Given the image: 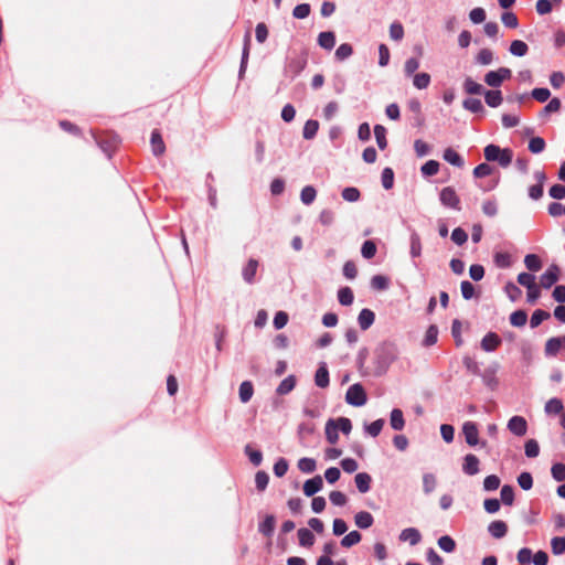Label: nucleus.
Instances as JSON below:
<instances>
[{
  "instance_id": "57",
  "label": "nucleus",
  "mask_w": 565,
  "mask_h": 565,
  "mask_svg": "<svg viewBox=\"0 0 565 565\" xmlns=\"http://www.w3.org/2000/svg\"><path fill=\"white\" fill-rule=\"evenodd\" d=\"M493 62V53L490 49H481L476 56V63L479 65H490Z\"/></svg>"
},
{
  "instance_id": "12",
  "label": "nucleus",
  "mask_w": 565,
  "mask_h": 565,
  "mask_svg": "<svg viewBox=\"0 0 565 565\" xmlns=\"http://www.w3.org/2000/svg\"><path fill=\"white\" fill-rule=\"evenodd\" d=\"M479 465L478 457L473 454H468L463 457L462 471L468 476H475L480 471Z\"/></svg>"
},
{
  "instance_id": "38",
  "label": "nucleus",
  "mask_w": 565,
  "mask_h": 565,
  "mask_svg": "<svg viewBox=\"0 0 565 565\" xmlns=\"http://www.w3.org/2000/svg\"><path fill=\"white\" fill-rule=\"evenodd\" d=\"M463 89L469 95H480L484 92L483 86L475 82L471 77L465 79Z\"/></svg>"
},
{
  "instance_id": "7",
  "label": "nucleus",
  "mask_w": 565,
  "mask_h": 565,
  "mask_svg": "<svg viewBox=\"0 0 565 565\" xmlns=\"http://www.w3.org/2000/svg\"><path fill=\"white\" fill-rule=\"evenodd\" d=\"M559 279V267L552 264L540 277V284L543 288L550 289Z\"/></svg>"
},
{
  "instance_id": "10",
  "label": "nucleus",
  "mask_w": 565,
  "mask_h": 565,
  "mask_svg": "<svg viewBox=\"0 0 565 565\" xmlns=\"http://www.w3.org/2000/svg\"><path fill=\"white\" fill-rule=\"evenodd\" d=\"M502 343L501 338L495 332H488L481 340L480 347L486 352L495 351Z\"/></svg>"
},
{
  "instance_id": "3",
  "label": "nucleus",
  "mask_w": 565,
  "mask_h": 565,
  "mask_svg": "<svg viewBox=\"0 0 565 565\" xmlns=\"http://www.w3.org/2000/svg\"><path fill=\"white\" fill-rule=\"evenodd\" d=\"M561 352H563L562 359L565 360V335L547 339L544 345V355L546 358H556Z\"/></svg>"
},
{
  "instance_id": "18",
  "label": "nucleus",
  "mask_w": 565,
  "mask_h": 565,
  "mask_svg": "<svg viewBox=\"0 0 565 565\" xmlns=\"http://www.w3.org/2000/svg\"><path fill=\"white\" fill-rule=\"evenodd\" d=\"M488 532L494 539H502L508 533V525L504 521L495 520L488 525Z\"/></svg>"
},
{
  "instance_id": "20",
  "label": "nucleus",
  "mask_w": 565,
  "mask_h": 565,
  "mask_svg": "<svg viewBox=\"0 0 565 565\" xmlns=\"http://www.w3.org/2000/svg\"><path fill=\"white\" fill-rule=\"evenodd\" d=\"M399 540L403 542H408L411 545H417L420 540L422 535L420 532L415 527H407L404 529L399 534Z\"/></svg>"
},
{
  "instance_id": "6",
  "label": "nucleus",
  "mask_w": 565,
  "mask_h": 565,
  "mask_svg": "<svg viewBox=\"0 0 565 565\" xmlns=\"http://www.w3.org/2000/svg\"><path fill=\"white\" fill-rule=\"evenodd\" d=\"M439 200L443 205L460 211V199L452 186H446L440 191Z\"/></svg>"
},
{
  "instance_id": "58",
  "label": "nucleus",
  "mask_w": 565,
  "mask_h": 565,
  "mask_svg": "<svg viewBox=\"0 0 565 565\" xmlns=\"http://www.w3.org/2000/svg\"><path fill=\"white\" fill-rule=\"evenodd\" d=\"M524 452L527 458H536L540 455V446L535 439H529L524 445Z\"/></svg>"
},
{
  "instance_id": "62",
  "label": "nucleus",
  "mask_w": 565,
  "mask_h": 565,
  "mask_svg": "<svg viewBox=\"0 0 565 565\" xmlns=\"http://www.w3.org/2000/svg\"><path fill=\"white\" fill-rule=\"evenodd\" d=\"M545 140L541 137H533L529 141V150L532 153H541L545 149Z\"/></svg>"
},
{
  "instance_id": "31",
  "label": "nucleus",
  "mask_w": 565,
  "mask_h": 565,
  "mask_svg": "<svg viewBox=\"0 0 565 565\" xmlns=\"http://www.w3.org/2000/svg\"><path fill=\"white\" fill-rule=\"evenodd\" d=\"M254 394V387L252 382L244 381L241 383L238 388V395L242 403H247L250 401L252 396Z\"/></svg>"
},
{
  "instance_id": "43",
  "label": "nucleus",
  "mask_w": 565,
  "mask_h": 565,
  "mask_svg": "<svg viewBox=\"0 0 565 565\" xmlns=\"http://www.w3.org/2000/svg\"><path fill=\"white\" fill-rule=\"evenodd\" d=\"M317 196V191L312 185H306L300 192V200L305 205L313 203Z\"/></svg>"
},
{
  "instance_id": "49",
  "label": "nucleus",
  "mask_w": 565,
  "mask_h": 565,
  "mask_svg": "<svg viewBox=\"0 0 565 565\" xmlns=\"http://www.w3.org/2000/svg\"><path fill=\"white\" fill-rule=\"evenodd\" d=\"M438 339V328L435 324H431L427 328L425 338L423 340L424 347H431L437 342Z\"/></svg>"
},
{
  "instance_id": "64",
  "label": "nucleus",
  "mask_w": 565,
  "mask_h": 565,
  "mask_svg": "<svg viewBox=\"0 0 565 565\" xmlns=\"http://www.w3.org/2000/svg\"><path fill=\"white\" fill-rule=\"evenodd\" d=\"M551 545H552V552L555 555L563 554L565 552V536L564 537H561V536L553 537L551 541Z\"/></svg>"
},
{
  "instance_id": "40",
  "label": "nucleus",
  "mask_w": 565,
  "mask_h": 565,
  "mask_svg": "<svg viewBox=\"0 0 565 565\" xmlns=\"http://www.w3.org/2000/svg\"><path fill=\"white\" fill-rule=\"evenodd\" d=\"M527 321V313L525 310L519 309L511 313L510 323L513 327H524Z\"/></svg>"
},
{
  "instance_id": "52",
  "label": "nucleus",
  "mask_w": 565,
  "mask_h": 565,
  "mask_svg": "<svg viewBox=\"0 0 565 565\" xmlns=\"http://www.w3.org/2000/svg\"><path fill=\"white\" fill-rule=\"evenodd\" d=\"M245 455L248 457L249 461L255 466H260L263 461V454L260 450L253 449L249 445L245 446Z\"/></svg>"
},
{
  "instance_id": "54",
  "label": "nucleus",
  "mask_w": 565,
  "mask_h": 565,
  "mask_svg": "<svg viewBox=\"0 0 565 565\" xmlns=\"http://www.w3.org/2000/svg\"><path fill=\"white\" fill-rule=\"evenodd\" d=\"M341 195L344 201L353 203L360 200L361 193L358 188L348 186L342 190Z\"/></svg>"
},
{
  "instance_id": "42",
  "label": "nucleus",
  "mask_w": 565,
  "mask_h": 565,
  "mask_svg": "<svg viewBox=\"0 0 565 565\" xmlns=\"http://www.w3.org/2000/svg\"><path fill=\"white\" fill-rule=\"evenodd\" d=\"M524 265L530 271H539L542 268V260L535 254H527L524 257Z\"/></svg>"
},
{
  "instance_id": "36",
  "label": "nucleus",
  "mask_w": 565,
  "mask_h": 565,
  "mask_svg": "<svg viewBox=\"0 0 565 565\" xmlns=\"http://www.w3.org/2000/svg\"><path fill=\"white\" fill-rule=\"evenodd\" d=\"M462 107L473 114L484 111L482 102L479 98H467L462 103Z\"/></svg>"
},
{
  "instance_id": "39",
  "label": "nucleus",
  "mask_w": 565,
  "mask_h": 565,
  "mask_svg": "<svg viewBox=\"0 0 565 565\" xmlns=\"http://www.w3.org/2000/svg\"><path fill=\"white\" fill-rule=\"evenodd\" d=\"M362 540V535L359 531H351L347 535H344L341 540V546L349 548L353 545H356Z\"/></svg>"
},
{
  "instance_id": "35",
  "label": "nucleus",
  "mask_w": 565,
  "mask_h": 565,
  "mask_svg": "<svg viewBox=\"0 0 565 565\" xmlns=\"http://www.w3.org/2000/svg\"><path fill=\"white\" fill-rule=\"evenodd\" d=\"M354 300L353 291L350 287H342L338 290V301L342 306H351Z\"/></svg>"
},
{
  "instance_id": "59",
  "label": "nucleus",
  "mask_w": 565,
  "mask_h": 565,
  "mask_svg": "<svg viewBox=\"0 0 565 565\" xmlns=\"http://www.w3.org/2000/svg\"><path fill=\"white\" fill-rule=\"evenodd\" d=\"M352 53H353L352 45L349 44V43H342L335 50V54L334 55H335V58L338 61H344L348 57H350L352 55Z\"/></svg>"
},
{
  "instance_id": "32",
  "label": "nucleus",
  "mask_w": 565,
  "mask_h": 565,
  "mask_svg": "<svg viewBox=\"0 0 565 565\" xmlns=\"http://www.w3.org/2000/svg\"><path fill=\"white\" fill-rule=\"evenodd\" d=\"M409 243V254L412 258L419 257L422 255V241L420 236L416 232L411 234Z\"/></svg>"
},
{
  "instance_id": "4",
  "label": "nucleus",
  "mask_w": 565,
  "mask_h": 565,
  "mask_svg": "<svg viewBox=\"0 0 565 565\" xmlns=\"http://www.w3.org/2000/svg\"><path fill=\"white\" fill-rule=\"evenodd\" d=\"M512 76V72L508 67H500L497 71H490L484 75V82L490 87H500L505 79Z\"/></svg>"
},
{
  "instance_id": "46",
  "label": "nucleus",
  "mask_w": 565,
  "mask_h": 565,
  "mask_svg": "<svg viewBox=\"0 0 565 565\" xmlns=\"http://www.w3.org/2000/svg\"><path fill=\"white\" fill-rule=\"evenodd\" d=\"M377 252L376 244L372 239L365 241L361 246V255L365 259H371Z\"/></svg>"
},
{
  "instance_id": "60",
  "label": "nucleus",
  "mask_w": 565,
  "mask_h": 565,
  "mask_svg": "<svg viewBox=\"0 0 565 565\" xmlns=\"http://www.w3.org/2000/svg\"><path fill=\"white\" fill-rule=\"evenodd\" d=\"M414 150H415L417 157L423 158L430 153L431 147L424 140L416 139L414 141Z\"/></svg>"
},
{
  "instance_id": "37",
  "label": "nucleus",
  "mask_w": 565,
  "mask_h": 565,
  "mask_svg": "<svg viewBox=\"0 0 565 565\" xmlns=\"http://www.w3.org/2000/svg\"><path fill=\"white\" fill-rule=\"evenodd\" d=\"M551 313L548 311H545L543 309H536L530 319V327L532 329L537 328L544 320L550 319Z\"/></svg>"
},
{
  "instance_id": "33",
  "label": "nucleus",
  "mask_w": 565,
  "mask_h": 565,
  "mask_svg": "<svg viewBox=\"0 0 565 565\" xmlns=\"http://www.w3.org/2000/svg\"><path fill=\"white\" fill-rule=\"evenodd\" d=\"M319 129V122L315 119H309L306 121L302 129V137L306 140H311L316 137Z\"/></svg>"
},
{
  "instance_id": "50",
  "label": "nucleus",
  "mask_w": 565,
  "mask_h": 565,
  "mask_svg": "<svg viewBox=\"0 0 565 565\" xmlns=\"http://www.w3.org/2000/svg\"><path fill=\"white\" fill-rule=\"evenodd\" d=\"M430 84V75L428 73H417L413 77V85L417 89H425Z\"/></svg>"
},
{
  "instance_id": "47",
  "label": "nucleus",
  "mask_w": 565,
  "mask_h": 565,
  "mask_svg": "<svg viewBox=\"0 0 565 565\" xmlns=\"http://www.w3.org/2000/svg\"><path fill=\"white\" fill-rule=\"evenodd\" d=\"M317 468V462L313 458L303 457L298 460V469L303 473H312Z\"/></svg>"
},
{
  "instance_id": "23",
  "label": "nucleus",
  "mask_w": 565,
  "mask_h": 565,
  "mask_svg": "<svg viewBox=\"0 0 565 565\" xmlns=\"http://www.w3.org/2000/svg\"><path fill=\"white\" fill-rule=\"evenodd\" d=\"M276 519L273 514L266 515L258 525V531L266 537H271L275 531Z\"/></svg>"
},
{
  "instance_id": "17",
  "label": "nucleus",
  "mask_w": 565,
  "mask_h": 565,
  "mask_svg": "<svg viewBox=\"0 0 565 565\" xmlns=\"http://www.w3.org/2000/svg\"><path fill=\"white\" fill-rule=\"evenodd\" d=\"M544 412L547 416H552V415L562 416V413H565L564 404H563L562 399H559L557 397L550 398L544 405Z\"/></svg>"
},
{
  "instance_id": "26",
  "label": "nucleus",
  "mask_w": 565,
  "mask_h": 565,
  "mask_svg": "<svg viewBox=\"0 0 565 565\" xmlns=\"http://www.w3.org/2000/svg\"><path fill=\"white\" fill-rule=\"evenodd\" d=\"M318 44L328 51H331L335 45V34L332 31H323L318 35Z\"/></svg>"
},
{
  "instance_id": "45",
  "label": "nucleus",
  "mask_w": 565,
  "mask_h": 565,
  "mask_svg": "<svg viewBox=\"0 0 565 565\" xmlns=\"http://www.w3.org/2000/svg\"><path fill=\"white\" fill-rule=\"evenodd\" d=\"M370 285L374 290H386L390 286V279L383 275H375L371 278Z\"/></svg>"
},
{
  "instance_id": "22",
  "label": "nucleus",
  "mask_w": 565,
  "mask_h": 565,
  "mask_svg": "<svg viewBox=\"0 0 565 565\" xmlns=\"http://www.w3.org/2000/svg\"><path fill=\"white\" fill-rule=\"evenodd\" d=\"M355 486L361 493H366L371 489L372 478L367 472H359L354 477Z\"/></svg>"
},
{
  "instance_id": "30",
  "label": "nucleus",
  "mask_w": 565,
  "mask_h": 565,
  "mask_svg": "<svg viewBox=\"0 0 565 565\" xmlns=\"http://www.w3.org/2000/svg\"><path fill=\"white\" fill-rule=\"evenodd\" d=\"M297 535H298L299 544L302 547H310L313 545L315 535L309 529H307V527L299 529L297 532Z\"/></svg>"
},
{
  "instance_id": "15",
  "label": "nucleus",
  "mask_w": 565,
  "mask_h": 565,
  "mask_svg": "<svg viewBox=\"0 0 565 565\" xmlns=\"http://www.w3.org/2000/svg\"><path fill=\"white\" fill-rule=\"evenodd\" d=\"M150 145L152 153L156 157H159L164 153L166 146L162 139V136L158 129L152 130L151 138H150Z\"/></svg>"
},
{
  "instance_id": "55",
  "label": "nucleus",
  "mask_w": 565,
  "mask_h": 565,
  "mask_svg": "<svg viewBox=\"0 0 565 565\" xmlns=\"http://www.w3.org/2000/svg\"><path fill=\"white\" fill-rule=\"evenodd\" d=\"M501 502L504 505H511L514 501V489L510 484H504L500 492Z\"/></svg>"
},
{
  "instance_id": "29",
  "label": "nucleus",
  "mask_w": 565,
  "mask_h": 565,
  "mask_svg": "<svg viewBox=\"0 0 565 565\" xmlns=\"http://www.w3.org/2000/svg\"><path fill=\"white\" fill-rule=\"evenodd\" d=\"M249 47H250V35H249V33H246L244 36V45H243L242 58H241V65H239V72H238L239 77H242L246 71L248 56H249Z\"/></svg>"
},
{
  "instance_id": "63",
  "label": "nucleus",
  "mask_w": 565,
  "mask_h": 565,
  "mask_svg": "<svg viewBox=\"0 0 565 565\" xmlns=\"http://www.w3.org/2000/svg\"><path fill=\"white\" fill-rule=\"evenodd\" d=\"M436 477L433 473H424L423 490L426 494L431 493L436 488Z\"/></svg>"
},
{
  "instance_id": "14",
  "label": "nucleus",
  "mask_w": 565,
  "mask_h": 565,
  "mask_svg": "<svg viewBox=\"0 0 565 565\" xmlns=\"http://www.w3.org/2000/svg\"><path fill=\"white\" fill-rule=\"evenodd\" d=\"M329 383L330 377L328 366L324 362H321L315 374V384L320 388H326L329 386Z\"/></svg>"
},
{
  "instance_id": "24",
  "label": "nucleus",
  "mask_w": 565,
  "mask_h": 565,
  "mask_svg": "<svg viewBox=\"0 0 565 565\" xmlns=\"http://www.w3.org/2000/svg\"><path fill=\"white\" fill-rule=\"evenodd\" d=\"M390 425L392 429L401 431L405 427V419L402 409L393 408L390 414Z\"/></svg>"
},
{
  "instance_id": "19",
  "label": "nucleus",
  "mask_w": 565,
  "mask_h": 565,
  "mask_svg": "<svg viewBox=\"0 0 565 565\" xmlns=\"http://www.w3.org/2000/svg\"><path fill=\"white\" fill-rule=\"evenodd\" d=\"M443 158L446 162L457 168H462L465 164L463 158L451 147L444 150Z\"/></svg>"
},
{
  "instance_id": "21",
  "label": "nucleus",
  "mask_w": 565,
  "mask_h": 565,
  "mask_svg": "<svg viewBox=\"0 0 565 565\" xmlns=\"http://www.w3.org/2000/svg\"><path fill=\"white\" fill-rule=\"evenodd\" d=\"M354 523L359 529L366 530L373 525L374 518L367 511H360L354 515Z\"/></svg>"
},
{
  "instance_id": "56",
  "label": "nucleus",
  "mask_w": 565,
  "mask_h": 565,
  "mask_svg": "<svg viewBox=\"0 0 565 565\" xmlns=\"http://www.w3.org/2000/svg\"><path fill=\"white\" fill-rule=\"evenodd\" d=\"M382 185L385 190H390L394 185V171L392 168H384L381 174Z\"/></svg>"
},
{
  "instance_id": "27",
  "label": "nucleus",
  "mask_w": 565,
  "mask_h": 565,
  "mask_svg": "<svg viewBox=\"0 0 565 565\" xmlns=\"http://www.w3.org/2000/svg\"><path fill=\"white\" fill-rule=\"evenodd\" d=\"M483 93H484L486 104L489 107L495 108L502 104L503 97H502L501 90L490 89V90H484Z\"/></svg>"
},
{
  "instance_id": "51",
  "label": "nucleus",
  "mask_w": 565,
  "mask_h": 565,
  "mask_svg": "<svg viewBox=\"0 0 565 565\" xmlns=\"http://www.w3.org/2000/svg\"><path fill=\"white\" fill-rule=\"evenodd\" d=\"M374 135L376 139V143L381 150L385 149L387 147V140H386V129L382 125H375L374 126Z\"/></svg>"
},
{
  "instance_id": "5",
  "label": "nucleus",
  "mask_w": 565,
  "mask_h": 565,
  "mask_svg": "<svg viewBox=\"0 0 565 565\" xmlns=\"http://www.w3.org/2000/svg\"><path fill=\"white\" fill-rule=\"evenodd\" d=\"M462 434L465 436L466 443L469 446L476 447L480 445L481 448H484L487 446V441H479L478 426L475 422H466L462 425Z\"/></svg>"
},
{
  "instance_id": "48",
  "label": "nucleus",
  "mask_w": 565,
  "mask_h": 565,
  "mask_svg": "<svg viewBox=\"0 0 565 565\" xmlns=\"http://www.w3.org/2000/svg\"><path fill=\"white\" fill-rule=\"evenodd\" d=\"M384 424H385V420L383 418H380V419L372 422L369 425H365L364 430L371 437H377L381 434Z\"/></svg>"
},
{
  "instance_id": "2",
  "label": "nucleus",
  "mask_w": 565,
  "mask_h": 565,
  "mask_svg": "<svg viewBox=\"0 0 565 565\" xmlns=\"http://www.w3.org/2000/svg\"><path fill=\"white\" fill-rule=\"evenodd\" d=\"M345 402L355 407H361L366 404L367 396L362 384L355 383L348 388Z\"/></svg>"
},
{
  "instance_id": "34",
  "label": "nucleus",
  "mask_w": 565,
  "mask_h": 565,
  "mask_svg": "<svg viewBox=\"0 0 565 565\" xmlns=\"http://www.w3.org/2000/svg\"><path fill=\"white\" fill-rule=\"evenodd\" d=\"M509 51L512 55L522 57L527 54L529 46L521 40H514L511 42Z\"/></svg>"
},
{
  "instance_id": "13",
  "label": "nucleus",
  "mask_w": 565,
  "mask_h": 565,
  "mask_svg": "<svg viewBox=\"0 0 565 565\" xmlns=\"http://www.w3.org/2000/svg\"><path fill=\"white\" fill-rule=\"evenodd\" d=\"M258 260L250 258L242 269V277L245 282L252 285L255 282V276L258 268Z\"/></svg>"
},
{
  "instance_id": "61",
  "label": "nucleus",
  "mask_w": 565,
  "mask_h": 565,
  "mask_svg": "<svg viewBox=\"0 0 565 565\" xmlns=\"http://www.w3.org/2000/svg\"><path fill=\"white\" fill-rule=\"evenodd\" d=\"M551 475H552V478L557 482L565 481V463H562V462L553 463V466L551 468Z\"/></svg>"
},
{
  "instance_id": "53",
  "label": "nucleus",
  "mask_w": 565,
  "mask_h": 565,
  "mask_svg": "<svg viewBox=\"0 0 565 565\" xmlns=\"http://www.w3.org/2000/svg\"><path fill=\"white\" fill-rule=\"evenodd\" d=\"M438 546L446 553H452L456 550V542L449 535H443L438 539Z\"/></svg>"
},
{
  "instance_id": "11",
  "label": "nucleus",
  "mask_w": 565,
  "mask_h": 565,
  "mask_svg": "<svg viewBox=\"0 0 565 565\" xmlns=\"http://www.w3.org/2000/svg\"><path fill=\"white\" fill-rule=\"evenodd\" d=\"M323 487V480L322 477L317 475L311 479H308L305 481L302 490L305 495L307 497H313L316 493H318Z\"/></svg>"
},
{
  "instance_id": "28",
  "label": "nucleus",
  "mask_w": 565,
  "mask_h": 565,
  "mask_svg": "<svg viewBox=\"0 0 565 565\" xmlns=\"http://www.w3.org/2000/svg\"><path fill=\"white\" fill-rule=\"evenodd\" d=\"M297 379L295 375H288L284 379L276 388L277 395H287L289 394L296 386Z\"/></svg>"
},
{
  "instance_id": "8",
  "label": "nucleus",
  "mask_w": 565,
  "mask_h": 565,
  "mask_svg": "<svg viewBox=\"0 0 565 565\" xmlns=\"http://www.w3.org/2000/svg\"><path fill=\"white\" fill-rule=\"evenodd\" d=\"M307 61L302 57L290 58L285 66V75L290 79L297 77L306 67Z\"/></svg>"
},
{
  "instance_id": "16",
  "label": "nucleus",
  "mask_w": 565,
  "mask_h": 565,
  "mask_svg": "<svg viewBox=\"0 0 565 565\" xmlns=\"http://www.w3.org/2000/svg\"><path fill=\"white\" fill-rule=\"evenodd\" d=\"M374 321H375V313L371 309L364 308L360 311V313L358 316V323H359L361 330L366 331L367 329H370L372 327Z\"/></svg>"
},
{
  "instance_id": "41",
  "label": "nucleus",
  "mask_w": 565,
  "mask_h": 565,
  "mask_svg": "<svg viewBox=\"0 0 565 565\" xmlns=\"http://www.w3.org/2000/svg\"><path fill=\"white\" fill-rule=\"evenodd\" d=\"M326 438L330 444H335L339 439L338 428L334 419H329L326 424Z\"/></svg>"
},
{
  "instance_id": "44",
  "label": "nucleus",
  "mask_w": 565,
  "mask_h": 565,
  "mask_svg": "<svg viewBox=\"0 0 565 565\" xmlns=\"http://www.w3.org/2000/svg\"><path fill=\"white\" fill-rule=\"evenodd\" d=\"M439 162L436 160H428L420 167V172L424 177H433L439 171Z\"/></svg>"
},
{
  "instance_id": "1",
  "label": "nucleus",
  "mask_w": 565,
  "mask_h": 565,
  "mask_svg": "<svg viewBox=\"0 0 565 565\" xmlns=\"http://www.w3.org/2000/svg\"><path fill=\"white\" fill-rule=\"evenodd\" d=\"M399 350L394 341L385 340L379 343L374 350V374L376 376L384 375L390 366L397 360Z\"/></svg>"
},
{
  "instance_id": "9",
  "label": "nucleus",
  "mask_w": 565,
  "mask_h": 565,
  "mask_svg": "<svg viewBox=\"0 0 565 565\" xmlns=\"http://www.w3.org/2000/svg\"><path fill=\"white\" fill-rule=\"evenodd\" d=\"M508 429L515 436L522 437L527 431V422L523 416H512L507 425Z\"/></svg>"
},
{
  "instance_id": "25",
  "label": "nucleus",
  "mask_w": 565,
  "mask_h": 565,
  "mask_svg": "<svg viewBox=\"0 0 565 565\" xmlns=\"http://www.w3.org/2000/svg\"><path fill=\"white\" fill-rule=\"evenodd\" d=\"M94 138H95L97 145L99 146V148L103 150V152L106 153V156L108 158H110L113 151L115 150V148L118 145V141H119L118 137L117 136H113L108 140L99 139L96 136H94Z\"/></svg>"
}]
</instances>
